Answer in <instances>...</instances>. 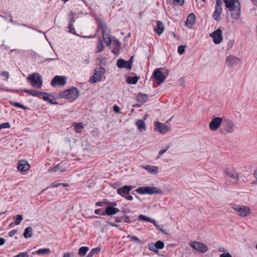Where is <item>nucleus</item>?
<instances>
[{"instance_id":"nucleus-1","label":"nucleus","mask_w":257,"mask_h":257,"mask_svg":"<svg viewBox=\"0 0 257 257\" xmlns=\"http://www.w3.org/2000/svg\"><path fill=\"white\" fill-rule=\"evenodd\" d=\"M226 8L230 12L231 17L234 20L240 16V4L238 0H223Z\"/></svg>"},{"instance_id":"nucleus-2","label":"nucleus","mask_w":257,"mask_h":257,"mask_svg":"<svg viewBox=\"0 0 257 257\" xmlns=\"http://www.w3.org/2000/svg\"><path fill=\"white\" fill-rule=\"evenodd\" d=\"M136 192L139 194H162V190L157 187L143 186L139 187Z\"/></svg>"},{"instance_id":"nucleus-3","label":"nucleus","mask_w":257,"mask_h":257,"mask_svg":"<svg viewBox=\"0 0 257 257\" xmlns=\"http://www.w3.org/2000/svg\"><path fill=\"white\" fill-rule=\"evenodd\" d=\"M27 80L34 87L40 88L42 86V76L38 73L29 75L27 77Z\"/></svg>"},{"instance_id":"nucleus-4","label":"nucleus","mask_w":257,"mask_h":257,"mask_svg":"<svg viewBox=\"0 0 257 257\" xmlns=\"http://www.w3.org/2000/svg\"><path fill=\"white\" fill-rule=\"evenodd\" d=\"M61 97L74 101L78 96V90L76 87H72L69 89L64 90L61 93Z\"/></svg>"},{"instance_id":"nucleus-5","label":"nucleus","mask_w":257,"mask_h":257,"mask_svg":"<svg viewBox=\"0 0 257 257\" xmlns=\"http://www.w3.org/2000/svg\"><path fill=\"white\" fill-rule=\"evenodd\" d=\"M232 208L237 212L238 214L242 217L248 216L250 213L248 207L233 204Z\"/></svg>"},{"instance_id":"nucleus-6","label":"nucleus","mask_w":257,"mask_h":257,"mask_svg":"<svg viewBox=\"0 0 257 257\" xmlns=\"http://www.w3.org/2000/svg\"><path fill=\"white\" fill-rule=\"evenodd\" d=\"M163 69L162 68L155 69L152 75V77L155 79L158 85L161 84L166 79V77L162 71Z\"/></svg>"},{"instance_id":"nucleus-7","label":"nucleus","mask_w":257,"mask_h":257,"mask_svg":"<svg viewBox=\"0 0 257 257\" xmlns=\"http://www.w3.org/2000/svg\"><path fill=\"white\" fill-rule=\"evenodd\" d=\"M105 73V69L102 67L95 69L94 75L90 78L89 81L91 83H94L100 81Z\"/></svg>"},{"instance_id":"nucleus-8","label":"nucleus","mask_w":257,"mask_h":257,"mask_svg":"<svg viewBox=\"0 0 257 257\" xmlns=\"http://www.w3.org/2000/svg\"><path fill=\"white\" fill-rule=\"evenodd\" d=\"M67 83V77L65 76H55L52 80L51 85L53 87H56L57 85L64 86Z\"/></svg>"},{"instance_id":"nucleus-9","label":"nucleus","mask_w":257,"mask_h":257,"mask_svg":"<svg viewBox=\"0 0 257 257\" xmlns=\"http://www.w3.org/2000/svg\"><path fill=\"white\" fill-rule=\"evenodd\" d=\"M190 246L194 250L201 253H204L208 250L207 246L204 243L201 242L192 241L190 243Z\"/></svg>"},{"instance_id":"nucleus-10","label":"nucleus","mask_w":257,"mask_h":257,"mask_svg":"<svg viewBox=\"0 0 257 257\" xmlns=\"http://www.w3.org/2000/svg\"><path fill=\"white\" fill-rule=\"evenodd\" d=\"M133 56L130 58V59L128 61H125L123 59H119L117 61V66L118 68H125L128 70H131L132 68Z\"/></svg>"},{"instance_id":"nucleus-11","label":"nucleus","mask_w":257,"mask_h":257,"mask_svg":"<svg viewBox=\"0 0 257 257\" xmlns=\"http://www.w3.org/2000/svg\"><path fill=\"white\" fill-rule=\"evenodd\" d=\"M225 62L228 67L231 68L241 62V60L233 55L228 56L225 60Z\"/></svg>"},{"instance_id":"nucleus-12","label":"nucleus","mask_w":257,"mask_h":257,"mask_svg":"<svg viewBox=\"0 0 257 257\" xmlns=\"http://www.w3.org/2000/svg\"><path fill=\"white\" fill-rule=\"evenodd\" d=\"M222 122V118L220 117L213 118L209 123V127L212 131H216Z\"/></svg>"},{"instance_id":"nucleus-13","label":"nucleus","mask_w":257,"mask_h":257,"mask_svg":"<svg viewBox=\"0 0 257 257\" xmlns=\"http://www.w3.org/2000/svg\"><path fill=\"white\" fill-rule=\"evenodd\" d=\"M221 4V0H216L215 10L213 13V19L216 21H219L221 19L220 15L222 11Z\"/></svg>"},{"instance_id":"nucleus-14","label":"nucleus","mask_w":257,"mask_h":257,"mask_svg":"<svg viewBox=\"0 0 257 257\" xmlns=\"http://www.w3.org/2000/svg\"><path fill=\"white\" fill-rule=\"evenodd\" d=\"M154 127L156 130L159 131L161 134H166L168 133L170 129L165 124L158 121L154 122Z\"/></svg>"},{"instance_id":"nucleus-15","label":"nucleus","mask_w":257,"mask_h":257,"mask_svg":"<svg viewBox=\"0 0 257 257\" xmlns=\"http://www.w3.org/2000/svg\"><path fill=\"white\" fill-rule=\"evenodd\" d=\"M210 36L213 38L215 44H219L222 40V31L220 29H218L211 33Z\"/></svg>"},{"instance_id":"nucleus-16","label":"nucleus","mask_w":257,"mask_h":257,"mask_svg":"<svg viewBox=\"0 0 257 257\" xmlns=\"http://www.w3.org/2000/svg\"><path fill=\"white\" fill-rule=\"evenodd\" d=\"M30 168V166L28 161L25 160H22L19 161L18 163L17 169L21 172H25L28 170Z\"/></svg>"},{"instance_id":"nucleus-17","label":"nucleus","mask_w":257,"mask_h":257,"mask_svg":"<svg viewBox=\"0 0 257 257\" xmlns=\"http://www.w3.org/2000/svg\"><path fill=\"white\" fill-rule=\"evenodd\" d=\"M195 23V15L193 13H190L187 18L185 23L186 26L189 29L192 28Z\"/></svg>"},{"instance_id":"nucleus-18","label":"nucleus","mask_w":257,"mask_h":257,"mask_svg":"<svg viewBox=\"0 0 257 257\" xmlns=\"http://www.w3.org/2000/svg\"><path fill=\"white\" fill-rule=\"evenodd\" d=\"M133 187L131 186L125 185L117 189V192L118 194L124 196V195H127L132 189Z\"/></svg>"},{"instance_id":"nucleus-19","label":"nucleus","mask_w":257,"mask_h":257,"mask_svg":"<svg viewBox=\"0 0 257 257\" xmlns=\"http://www.w3.org/2000/svg\"><path fill=\"white\" fill-rule=\"evenodd\" d=\"M99 26L101 28L102 36H107L110 35V31L107 27L106 23L103 21H100L99 22Z\"/></svg>"},{"instance_id":"nucleus-20","label":"nucleus","mask_w":257,"mask_h":257,"mask_svg":"<svg viewBox=\"0 0 257 257\" xmlns=\"http://www.w3.org/2000/svg\"><path fill=\"white\" fill-rule=\"evenodd\" d=\"M119 212V209L113 206H107L105 210V215H111Z\"/></svg>"},{"instance_id":"nucleus-21","label":"nucleus","mask_w":257,"mask_h":257,"mask_svg":"<svg viewBox=\"0 0 257 257\" xmlns=\"http://www.w3.org/2000/svg\"><path fill=\"white\" fill-rule=\"evenodd\" d=\"M156 24L157 28H155V31L157 34L160 36L164 31V24L160 21H157Z\"/></svg>"},{"instance_id":"nucleus-22","label":"nucleus","mask_w":257,"mask_h":257,"mask_svg":"<svg viewBox=\"0 0 257 257\" xmlns=\"http://www.w3.org/2000/svg\"><path fill=\"white\" fill-rule=\"evenodd\" d=\"M136 125L137 126L140 132L145 131L146 130V124L142 119H139L136 122Z\"/></svg>"},{"instance_id":"nucleus-23","label":"nucleus","mask_w":257,"mask_h":257,"mask_svg":"<svg viewBox=\"0 0 257 257\" xmlns=\"http://www.w3.org/2000/svg\"><path fill=\"white\" fill-rule=\"evenodd\" d=\"M51 253V250L49 248H40L38 249L37 251L32 252L33 254H37L39 255H45V254H49Z\"/></svg>"},{"instance_id":"nucleus-24","label":"nucleus","mask_w":257,"mask_h":257,"mask_svg":"<svg viewBox=\"0 0 257 257\" xmlns=\"http://www.w3.org/2000/svg\"><path fill=\"white\" fill-rule=\"evenodd\" d=\"M144 169L147 170L148 172H149L151 174H156L158 170V167L151 165H146L143 167Z\"/></svg>"},{"instance_id":"nucleus-25","label":"nucleus","mask_w":257,"mask_h":257,"mask_svg":"<svg viewBox=\"0 0 257 257\" xmlns=\"http://www.w3.org/2000/svg\"><path fill=\"white\" fill-rule=\"evenodd\" d=\"M225 172L227 175L233 179H236L238 178L237 173L233 170H229L228 169H226Z\"/></svg>"},{"instance_id":"nucleus-26","label":"nucleus","mask_w":257,"mask_h":257,"mask_svg":"<svg viewBox=\"0 0 257 257\" xmlns=\"http://www.w3.org/2000/svg\"><path fill=\"white\" fill-rule=\"evenodd\" d=\"M100 251H101V247H97L95 248H93L90 250V251L87 254V257H92L95 254H98Z\"/></svg>"},{"instance_id":"nucleus-27","label":"nucleus","mask_w":257,"mask_h":257,"mask_svg":"<svg viewBox=\"0 0 257 257\" xmlns=\"http://www.w3.org/2000/svg\"><path fill=\"white\" fill-rule=\"evenodd\" d=\"M22 91L28 93L30 95H31L33 96L40 97V94H41L40 91L29 90V89H23V90H22Z\"/></svg>"},{"instance_id":"nucleus-28","label":"nucleus","mask_w":257,"mask_h":257,"mask_svg":"<svg viewBox=\"0 0 257 257\" xmlns=\"http://www.w3.org/2000/svg\"><path fill=\"white\" fill-rule=\"evenodd\" d=\"M227 132L230 133L233 131L234 124L231 120H228L226 122Z\"/></svg>"},{"instance_id":"nucleus-29","label":"nucleus","mask_w":257,"mask_h":257,"mask_svg":"<svg viewBox=\"0 0 257 257\" xmlns=\"http://www.w3.org/2000/svg\"><path fill=\"white\" fill-rule=\"evenodd\" d=\"M33 229L31 227H27L24 232V236L25 238H29L32 236Z\"/></svg>"},{"instance_id":"nucleus-30","label":"nucleus","mask_w":257,"mask_h":257,"mask_svg":"<svg viewBox=\"0 0 257 257\" xmlns=\"http://www.w3.org/2000/svg\"><path fill=\"white\" fill-rule=\"evenodd\" d=\"M89 250V247L87 246H82L79 248L78 251V254L80 256H84Z\"/></svg>"},{"instance_id":"nucleus-31","label":"nucleus","mask_w":257,"mask_h":257,"mask_svg":"<svg viewBox=\"0 0 257 257\" xmlns=\"http://www.w3.org/2000/svg\"><path fill=\"white\" fill-rule=\"evenodd\" d=\"M138 219L140 220H143V221H148V222H150L151 223H155V220L153 219H152L151 218H149L148 217H147L146 216H145L144 215H140L138 217Z\"/></svg>"},{"instance_id":"nucleus-32","label":"nucleus","mask_w":257,"mask_h":257,"mask_svg":"<svg viewBox=\"0 0 257 257\" xmlns=\"http://www.w3.org/2000/svg\"><path fill=\"white\" fill-rule=\"evenodd\" d=\"M139 101L142 102H146L148 100L149 97L146 94H139L138 96Z\"/></svg>"},{"instance_id":"nucleus-33","label":"nucleus","mask_w":257,"mask_h":257,"mask_svg":"<svg viewBox=\"0 0 257 257\" xmlns=\"http://www.w3.org/2000/svg\"><path fill=\"white\" fill-rule=\"evenodd\" d=\"M73 126H74V130L77 133H80L82 131L83 125L81 123L75 122L73 123Z\"/></svg>"},{"instance_id":"nucleus-34","label":"nucleus","mask_w":257,"mask_h":257,"mask_svg":"<svg viewBox=\"0 0 257 257\" xmlns=\"http://www.w3.org/2000/svg\"><path fill=\"white\" fill-rule=\"evenodd\" d=\"M96 48L97 49L96 52V53H99L103 50L104 46L103 45L102 41L100 39H99L97 43Z\"/></svg>"},{"instance_id":"nucleus-35","label":"nucleus","mask_w":257,"mask_h":257,"mask_svg":"<svg viewBox=\"0 0 257 257\" xmlns=\"http://www.w3.org/2000/svg\"><path fill=\"white\" fill-rule=\"evenodd\" d=\"M10 103V104L11 105H12L13 106L20 107V108H23L24 109H28V107L25 106L24 105H23L19 103L14 102L12 101H11Z\"/></svg>"},{"instance_id":"nucleus-36","label":"nucleus","mask_w":257,"mask_h":257,"mask_svg":"<svg viewBox=\"0 0 257 257\" xmlns=\"http://www.w3.org/2000/svg\"><path fill=\"white\" fill-rule=\"evenodd\" d=\"M139 78L137 76L128 77L127 82L130 84H136L138 81Z\"/></svg>"},{"instance_id":"nucleus-37","label":"nucleus","mask_w":257,"mask_h":257,"mask_svg":"<svg viewBox=\"0 0 257 257\" xmlns=\"http://www.w3.org/2000/svg\"><path fill=\"white\" fill-rule=\"evenodd\" d=\"M41 94H40V97L42 96L43 99L45 101H48L49 100V98H50V95L48 93L41 92Z\"/></svg>"},{"instance_id":"nucleus-38","label":"nucleus","mask_w":257,"mask_h":257,"mask_svg":"<svg viewBox=\"0 0 257 257\" xmlns=\"http://www.w3.org/2000/svg\"><path fill=\"white\" fill-rule=\"evenodd\" d=\"M155 247L157 249H162L164 247V243L163 241L158 240L155 243Z\"/></svg>"},{"instance_id":"nucleus-39","label":"nucleus","mask_w":257,"mask_h":257,"mask_svg":"<svg viewBox=\"0 0 257 257\" xmlns=\"http://www.w3.org/2000/svg\"><path fill=\"white\" fill-rule=\"evenodd\" d=\"M67 28L68 29L69 32L75 35L78 36V35L76 33V31L73 24H69Z\"/></svg>"},{"instance_id":"nucleus-40","label":"nucleus","mask_w":257,"mask_h":257,"mask_svg":"<svg viewBox=\"0 0 257 257\" xmlns=\"http://www.w3.org/2000/svg\"><path fill=\"white\" fill-rule=\"evenodd\" d=\"M103 40L104 41V43L106 44L107 46H109L110 45L111 42V40L110 37V35H108L107 36H102Z\"/></svg>"},{"instance_id":"nucleus-41","label":"nucleus","mask_w":257,"mask_h":257,"mask_svg":"<svg viewBox=\"0 0 257 257\" xmlns=\"http://www.w3.org/2000/svg\"><path fill=\"white\" fill-rule=\"evenodd\" d=\"M23 216L22 215L19 214L17 215L16 219L15 220V224L16 225H19L23 220Z\"/></svg>"},{"instance_id":"nucleus-42","label":"nucleus","mask_w":257,"mask_h":257,"mask_svg":"<svg viewBox=\"0 0 257 257\" xmlns=\"http://www.w3.org/2000/svg\"><path fill=\"white\" fill-rule=\"evenodd\" d=\"M69 17V24H73L75 21V20L73 17V13L71 12L68 15Z\"/></svg>"},{"instance_id":"nucleus-43","label":"nucleus","mask_w":257,"mask_h":257,"mask_svg":"<svg viewBox=\"0 0 257 257\" xmlns=\"http://www.w3.org/2000/svg\"><path fill=\"white\" fill-rule=\"evenodd\" d=\"M11 127V125L9 122H5L2 124H0V130L3 128H9Z\"/></svg>"},{"instance_id":"nucleus-44","label":"nucleus","mask_w":257,"mask_h":257,"mask_svg":"<svg viewBox=\"0 0 257 257\" xmlns=\"http://www.w3.org/2000/svg\"><path fill=\"white\" fill-rule=\"evenodd\" d=\"M185 46H179L178 48V53L180 55H182L185 52Z\"/></svg>"},{"instance_id":"nucleus-45","label":"nucleus","mask_w":257,"mask_h":257,"mask_svg":"<svg viewBox=\"0 0 257 257\" xmlns=\"http://www.w3.org/2000/svg\"><path fill=\"white\" fill-rule=\"evenodd\" d=\"M1 76L4 78L5 80H8L9 77V73L8 72L4 71L1 73Z\"/></svg>"},{"instance_id":"nucleus-46","label":"nucleus","mask_w":257,"mask_h":257,"mask_svg":"<svg viewBox=\"0 0 257 257\" xmlns=\"http://www.w3.org/2000/svg\"><path fill=\"white\" fill-rule=\"evenodd\" d=\"M128 237H130L132 240L137 242L138 243L141 244L142 243L141 240L136 236H128Z\"/></svg>"},{"instance_id":"nucleus-47","label":"nucleus","mask_w":257,"mask_h":257,"mask_svg":"<svg viewBox=\"0 0 257 257\" xmlns=\"http://www.w3.org/2000/svg\"><path fill=\"white\" fill-rule=\"evenodd\" d=\"M169 148L170 146H168L165 149L161 150L159 153L158 158H160L163 154H164L167 151V150L169 149Z\"/></svg>"},{"instance_id":"nucleus-48","label":"nucleus","mask_w":257,"mask_h":257,"mask_svg":"<svg viewBox=\"0 0 257 257\" xmlns=\"http://www.w3.org/2000/svg\"><path fill=\"white\" fill-rule=\"evenodd\" d=\"M94 213L96 214L105 215V211H103L101 209H97L94 211Z\"/></svg>"},{"instance_id":"nucleus-49","label":"nucleus","mask_w":257,"mask_h":257,"mask_svg":"<svg viewBox=\"0 0 257 257\" xmlns=\"http://www.w3.org/2000/svg\"><path fill=\"white\" fill-rule=\"evenodd\" d=\"M60 168V165L58 164L55 167H53L52 168L49 169V170L53 172H55L57 171Z\"/></svg>"},{"instance_id":"nucleus-50","label":"nucleus","mask_w":257,"mask_h":257,"mask_svg":"<svg viewBox=\"0 0 257 257\" xmlns=\"http://www.w3.org/2000/svg\"><path fill=\"white\" fill-rule=\"evenodd\" d=\"M174 3L180 6H181L184 4V0H174Z\"/></svg>"},{"instance_id":"nucleus-51","label":"nucleus","mask_w":257,"mask_h":257,"mask_svg":"<svg viewBox=\"0 0 257 257\" xmlns=\"http://www.w3.org/2000/svg\"><path fill=\"white\" fill-rule=\"evenodd\" d=\"M123 218L124 217L123 216H121V217L117 216L115 218V221L116 222H121L123 221Z\"/></svg>"},{"instance_id":"nucleus-52","label":"nucleus","mask_w":257,"mask_h":257,"mask_svg":"<svg viewBox=\"0 0 257 257\" xmlns=\"http://www.w3.org/2000/svg\"><path fill=\"white\" fill-rule=\"evenodd\" d=\"M113 111L115 112V113H119L120 111V109L119 108V107L117 106V105H114L113 106Z\"/></svg>"},{"instance_id":"nucleus-53","label":"nucleus","mask_w":257,"mask_h":257,"mask_svg":"<svg viewBox=\"0 0 257 257\" xmlns=\"http://www.w3.org/2000/svg\"><path fill=\"white\" fill-rule=\"evenodd\" d=\"M123 217H124L123 220L124 221V222H126V223H130L131 222V219L128 216L125 215Z\"/></svg>"},{"instance_id":"nucleus-54","label":"nucleus","mask_w":257,"mask_h":257,"mask_svg":"<svg viewBox=\"0 0 257 257\" xmlns=\"http://www.w3.org/2000/svg\"><path fill=\"white\" fill-rule=\"evenodd\" d=\"M50 97H51L52 98L50 99V98L49 100H48V102H49L51 104H56L57 103L54 97L52 95H50Z\"/></svg>"},{"instance_id":"nucleus-55","label":"nucleus","mask_w":257,"mask_h":257,"mask_svg":"<svg viewBox=\"0 0 257 257\" xmlns=\"http://www.w3.org/2000/svg\"><path fill=\"white\" fill-rule=\"evenodd\" d=\"M17 230L15 229H13L11 231L9 232V235L10 237H13L17 232Z\"/></svg>"},{"instance_id":"nucleus-56","label":"nucleus","mask_w":257,"mask_h":257,"mask_svg":"<svg viewBox=\"0 0 257 257\" xmlns=\"http://www.w3.org/2000/svg\"><path fill=\"white\" fill-rule=\"evenodd\" d=\"M113 43L115 44L116 47L119 48L121 45L120 43L117 40H114Z\"/></svg>"},{"instance_id":"nucleus-57","label":"nucleus","mask_w":257,"mask_h":257,"mask_svg":"<svg viewBox=\"0 0 257 257\" xmlns=\"http://www.w3.org/2000/svg\"><path fill=\"white\" fill-rule=\"evenodd\" d=\"M103 204H106V201H98L95 203L96 206H102Z\"/></svg>"},{"instance_id":"nucleus-58","label":"nucleus","mask_w":257,"mask_h":257,"mask_svg":"<svg viewBox=\"0 0 257 257\" xmlns=\"http://www.w3.org/2000/svg\"><path fill=\"white\" fill-rule=\"evenodd\" d=\"M220 257H232V256L229 253H225L221 254Z\"/></svg>"},{"instance_id":"nucleus-59","label":"nucleus","mask_w":257,"mask_h":257,"mask_svg":"<svg viewBox=\"0 0 257 257\" xmlns=\"http://www.w3.org/2000/svg\"><path fill=\"white\" fill-rule=\"evenodd\" d=\"M13 257H26L25 252H21L19 254H18L16 255H15Z\"/></svg>"},{"instance_id":"nucleus-60","label":"nucleus","mask_w":257,"mask_h":257,"mask_svg":"<svg viewBox=\"0 0 257 257\" xmlns=\"http://www.w3.org/2000/svg\"><path fill=\"white\" fill-rule=\"evenodd\" d=\"M61 185V183H53L51 184V187L52 188H55V187H57L58 186H60Z\"/></svg>"},{"instance_id":"nucleus-61","label":"nucleus","mask_w":257,"mask_h":257,"mask_svg":"<svg viewBox=\"0 0 257 257\" xmlns=\"http://www.w3.org/2000/svg\"><path fill=\"white\" fill-rule=\"evenodd\" d=\"M106 204H108L111 205V206H114L117 205L116 203L114 202H109V201H106Z\"/></svg>"},{"instance_id":"nucleus-62","label":"nucleus","mask_w":257,"mask_h":257,"mask_svg":"<svg viewBox=\"0 0 257 257\" xmlns=\"http://www.w3.org/2000/svg\"><path fill=\"white\" fill-rule=\"evenodd\" d=\"M153 224H154V225L156 226V227L161 230L162 232H163V230H162L160 227V226L157 223L156 221H155V223H152Z\"/></svg>"},{"instance_id":"nucleus-63","label":"nucleus","mask_w":257,"mask_h":257,"mask_svg":"<svg viewBox=\"0 0 257 257\" xmlns=\"http://www.w3.org/2000/svg\"><path fill=\"white\" fill-rule=\"evenodd\" d=\"M6 242V240L5 238L1 237L0 238V246L4 245Z\"/></svg>"},{"instance_id":"nucleus-64","label":"nucleus","mask_w":257,"mask_h":257,"mask_svg":"<svg viewBox=\"0 0 257 257\" xmlns=\"http://www.w3.org/2000/svg\"><path fill=\"white\" fill-rule=\"evenodd\" d=\"M125 198L128 200H132L133 199V197L129 194L125 196Z\"/></svg>"}]
</instances>
